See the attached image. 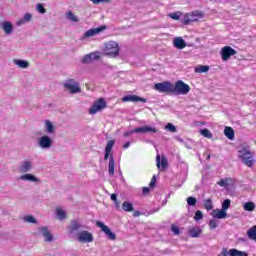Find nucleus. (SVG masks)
Wrapping results in <instances>:
<instances>
[{
	"mask_svg": "<svg viewBox=\"0 0 256 256\" xmlns=\"http://www.w3.org/2000/svg\"><path fill=\"white\" fill-rule=\"evenodd\" d=\"M205 17V13L201 10H196L191 13H188L183 18V25H191V23H197L199 19H203Z\"/></svg>",
	"mask_w": 256,
	"mask_h": 256,
	"instance_id": "obj_1",
	"label": "nucleus"
},
{
	"mask_svg": "<svg viewBox=\"0 0 256 256\" xmlns=\"http://www.w3.org/2000/svg\"><path fill=\"white\" fill-rule=\"evenodd\" d=\"M189 91H191V87L182 80H178L173 85V95H187Z\"/></svg>",
	"mask_w": 256,
	"mask_h": 256,
	"instance_id": "obj_2",
	"label": "nucleus"
},
{
	"mask_svg": "<svg viewBox=\"0 0 256 256\" xmlns=\"http://www.w3.org/2000/svg\"><path fill=\"white\" fill-rule=\"evenodd\" d=\"M155 91L158 93H165L166 95H173V83L169 81L159 82L154 84Z\"/></svg>",
	"mask_w": 256,
	"mask_h": 256,
	"instance_id": "obj_3",
	"label": "nucleus"
},
{
	"mask_svg": "<svg viewBox=\"0 0 256 256\" xmlns=\"http://www.w3.org/2000/svg\"><path fill=\"white\" fill-rule=\"evenodd\" d=\"M104 55L108 57H117L119 55V44L115 41H110L105 44Z\"/></svg>",
	"mask_w": 256,
	"mask_h": 256,
	"instance_id": "obj_4",
	"label": "nucleus"
},
{
	"mask_svg": "<svg viewBox=\"0 0 256 256\" xmlns=\"http://www.w3.org/2000/svg\"><path fill=\"white\" fill-rule=\"evenodd\" d=\"M65 89L70 93V95L81 93V86L79 85V82L75 81L73 78L66 80Z\"/></svg>",
	"mask_w": 256,
	"mask_h": 256,
	"instance_id": "obj_5",
	"label": "nucleus"
},
{
	"mask_svg": "<svg viewBox=\"0 0 256 256\" xmlns=\"http://www.w3.org/2000/svg\"><path fill=\"white\" fill-rule=\"evenodd\" d=\"M103 109H107V102L105 99L99 98L92 104L89 113L90 115H95L99 113V111H103Z\"/></svg>",
	"mask_w": 256,
	"mask_h": 256,
	"instance_id": "obj_6",
	"label": "nucleus"
},
{
	"mask_svg": "<svg viewBox=\"0 0 256 256\" xmlns=\"http://www.w3.org/2000/svg\"><path fill=\"white\" fill-rule=\"evenodd\" d=\"M240 159L247 167H253V155L247 148H243L239 151Z\"/></svg>",
	"mask_w": 256,
	"mask_h": 256,
	"instance_id": "obj_7",
	"label": "nucleus"
},
{
	"mask_svg": "<svg viewBox=\"0 0 256 256\" xmlns=\"http://www.w3.org/2000/svg\"><path fill=\"white\" fill-rule=\"evenodd\" d=\"M220 54H221L222 61H229V59H231L233 55H237V51L233 49L231 46H224L221 49Z\"/></svg>",
	"mask_w": 256,
	"mask_h": 256,
	"instance_id": "obj_8",
	"label": "nucleus"
},
{
	"mask_svg": "<svg viewBox=\"0 0 256 256\" xmlns=\"http://www.w3.org/2000/svg\"><path fill=\"white\" fill-rule=\"evenodd\" d=\"M96 225L101 229V231H103V233H105L110 241H115V239H117V235H115V233H113L111 229L107 225H105V223L97 221Z\"/></svg>",
	"mask_w": 256,
	"mask_h": 256,
	"instance_id": "obj_9",
	"label": "nucleus"
},
{
	"mask_svg": "<svg viewBox=\"0 0 256 256\" xmlns=\"http://www.w3.org/2000/svg\"><path fill=\"white\" fill-rule=\"evenodd\" d=\"M77 240L80 243H93V234L87 230H83L77 234Z\"/></svg>",
	"mask_w": 256,
	"mask_h": 256,
	"instance_id": "obj_10",
	"label": "nucleus"
},
{
	"mask_svg": "<svg viewBox=\"0 0 256 256\" xmlns=\"http://www.w3.org/2000/svg\"><path fill=\"white\" fill-rule=\"evenodd\" d=\"M38 145L41 149H51L53 147V139L48 135L41 136L38 139Z\"/></svg>",
	"mask_w": 256,
	"mask_h": 256,
	"instance_id": "obj_11",
	"label": "nucleus"
},
{
	"mask_svg": "<svg viewBox=\"0 0 256 256\" xmlns=\"http://www.w3.org/2000/svg\"><path fill=\"white\" fill-rule=\"evenodd\" d=\"M107 30L106 25L99 26L97 28L89 29L83 35L84 39H89V37H95V35H99V33H103V31Z\"/></svg>",
	"mask_w": 256,
	"mask_h": 256,
	"instance_id": "obj_12",
	"label": "nucleus"
},
{
	"mask_svg": "<svg viewBox=\"0 0 256 256\" xmlns=\"http://www.w3.org/2000/svg\"><path fill=\"white\" fill-rule=\"evenodd\" d=\"M147 103V99L141 98L137 95H126L122 98V103Z\"/></svg>",
	"mask_w": 256,
	"mask_h": 256,
	"instance_id": "obj_13",
	"label": "nucleus"
},
{
	"mask_svg": "<svg viewBox=\"0 0 256 256\" xmlns=\"http://www.w3.org/2000/svg\"><path fill=\"white\" fill-rule=\"evenodd\" d=\"M20 181H29V183H41V179L31 173H25L19 177Z\"/></svg>",
	"mask_w": 256,
	"mask_h": 256,
	"instance_id": "obj_14",
	"label": "nucleus"
},
{
	"mask_svg": "<svg viewBox=\"0 0 256 256\" xmlns=\"http://www.w3.org/2000/svg\"><path fill=\"white\" fill-rule=\"evenodd\" d=\"M33 169V163L29 160H24L20 163L19 171L20 173H29Z\"/></svg>",
	"mask_w": 256,
	"mask_h": 256,
	"instance_id": "obj_15",
	"label": "nucleus"
},
{
	"mask_svg": "<svg viewBox=\"0 0 256 256\" xmlns=\"http://www.w3.org/2000/svg\"><path fill=\"white\" fill-rule=\"evenodd\" d=\"M101 57L99 52H92L83 57L82 63H93V61H97Z\"/></svg>",
	"mask_w": 256,
	"mask_h": 256,
	"instance_id": "obj_16",
	"label": "nucleus"
},
{
	"mask_svg": "<svg viewBox=\"0 0 256 256\" xmlns=\"http://www.w3.org/2000/svg\"><path fill=\"white\" fill-rule=\"evenodd\" d=\"M39 232L41 233L42 237H44L47 243H51V241H53V234H51V231H49V228L40 227Z\"/></svg>",
	"mask_w": 256,
	"mask_h": 256,
	"instance_id": "obj_17",
	"label": "nucleus"
},
{
	"mask_svg": "<svg viewBox=\"0 0 256 256\" xmlns=\"http://www.w3.org/2000/svg\"><path fill=\"white\" fill-rule=\"evenodd\" d=\"M156 165L158 167V169H167V167L169 166L168 162H167V158L165 156H162L161 158V155L157 154L156 156Z\"/></svg>",
	"mask_w": 256,
	"mask_h": 256,
	"instance_id": "obj_18",
	"label": "nucleus"
},
{
	"mask_svg": "<svg viewBox=\"0 0 256 256\" xmlns=\"http://www.w3.org/2000/svg\"><path fill=\"white\" fill-rule=\"evenodd\" d=\"M201 233H203V230L199 226L191 227L188 230V234L192 239H198V237H201Z\"/></svg>",
	"mask_w": 256,
	"mask_h": 256,
	"instance_id": "obj_19",
	"label": "nucleus"
},
{
	"mask_svg": "<svg viewBox=\"0 0 256 256\" xmlns=\"http://www.w3.org/2000/svg\"><path fill=\"white\" fill-rule=\"evenodd\" d=\"M0 27L3 29L5 35H11V33H13V24L9 21L1 22Z\"/></svg>",
	"mask_w": 256,
	"mask_h": 256,
	"instance_id": "obj_20",
	"label": "nucleus"
},
{
	"mask_svg": "<svg viewBox=\"0 0 256 256\" xmlns=\"http://www.w3.org/2000/svg\"><path fill=\"white\" fill-rule=\"evenodd\" d=\"M135 133H157V128L151 126H143L134 129Z\"/></svg>",
	"mask_w": 256,
	"mask_h": 256,
	"instance_id": "obj_21",
	"label": "nucleus"
},
{
	"mask_svg": "<svg viewBox=\"0 0 256 256\" xmlns=\"http://www.w3.org/2000/svg\"><path fill=\"white\" fill-rule=\"evenodd\" d=\"M212 217H214V219H227V212L223 209L213 210Z\"/></svg>",
	"mask_w": 256,
	"mask_h": 256,
	"instance_id": "obj_22",
	"label": "nucleus"
},
{
	"mask_svg": "<svg viewBox=\"0 0 256 256\" xmlns=\"http://www.w3.org/2000/svg\"><path fill=\"white\" fill-rule=\"evenodd\" d=\"M173 45L174 47H176V49H185V47H187V43L181 37L175 38L173 41Z\"/></svg>",
	"mask_w": 256,
	"mask_h": 256,
	"instance_id": "obj_23",
	"label": "nucleus"
},
{
	"mask_svg": "<svg viewBox=\"0 0 256 256\" xmlns=\"http://www.w3.org/2000/svg\"><path fill=\"white\" fill-rule=\"evenodd\" d=\"M32 17H33V15H31L30 13H26L23 18L19 19L16 22V25L18 27H21V25H25V23H29V21H31Z\"/></svg>",
	"mask_w": 256,
	"mask_h": 256,
	"instance_id": "obj_24",
	"label": "nucleus"
},
{
	"mask_svg": "<svg viewBox=\"0 0 256 256\" xmlns=\"http://www.w3.org/2000/svg\"><path fill=\"white\" fill-rule=\"evenodd\" d=\"M108 173L111 176L115 175V159L113 158V155L109 158Z\"/></svg>",
	"mask_w": 256,
	"mask_h": 256,
	"instance_id": "obj_25",
	"label": "nucleus"
},
{
	"mask_svg": "<svg viewBox=\"0 0 256 256\" xmlns=\"http://www.w3.org/2000/svg\"><path fill=\"white\" fill-rule=\"evenodd\" d=\"M13 63L20 67V69H27L29 67L27 60L14 59Z\"/></svg>",
	"mask_w": 256,
	"mask_h": 256,
	"instance_id": "obj_26",
	"label": "nucleus"
},
{
	"mask_svg": "<svg viewBox=\"0 0 256 256\" xmlns=\"http://www.w3.org/2000/svg\"><path fill=\"white\" fill-rule=\"evenodd\" d=\"M45 129L49 135L55 133V126L53 125V122L49 120H45Z\"/></svg>",
	"mask_w": 256,
	"mask_h": 256,
	"instance_id": "obj_27",
	"label": "nucleus"
},
{
	"mask_svg": "<svg viewBox=\"0 0 256 256\" xmlns=\"http://www.w3.org/2000/svg\"><path fill=\"white\" fill-rule=\"evenodd\" d=\"M224 135L227 137V139L233 140L235 139V130H233L231 127H226L224 129Z\"/></svg>",
	"mask_w": 256,
	"mask_h": 256,
	"instance_id": "obj_28",
	"label": "nucleus"
},
{
	"mask_svg": "<svg viewBox=\"0 0 256 256\" xmlns=\"http://www.w3.org/2000/svg\"><path fill=\"white\" fill-rule=\"evenodd\" d=\"M122 209L126 213H131V211L135 210V208H133V204L131 202H127V201L122 203Z\"/></svg>",
	"mask_w": 256,
	"mask_h": 256,
	"instance_id": "obj_29",
	"label": "nucleus"
},
{
	"mask_svg": "<svg viewBox=\"0 0 256 256\" xmlns=\"http://www.w3.org/2000/svg\"><path fill=\"white\" fill-rule=\"evenodd\" d=\"M247 236L251 241L256 242V225L252 226L248 231H247Z\"/></svg>",
	"mask_w": 256,
	"mask_h": 256,
	"instance_id": "obj_30",
	"label": "nucleus"
},
{
	"mask_svg": "<svg viewBox=\"0 0 256 256\" xmlns=\"http://www.w3.org/2000/svg\"><path fill=\"white\" fill-rule=\"evenodd\" d=\"M66 17H67L68 21H71L72 23H79V17H77V15H75L71 11H68L66 13Z\"/></svg>",
	"mask_w": 256,
	"mask_h": 256,
	"instance_id": "obj_31",
	"label": "nucleus"
},
{
	"mask_svg": "<svg viewBox=\"0 0 256 256\" xmlns=\"http://www.w3.org/2000/svg\"><path fill=\"white\" fill-rule=\"evenodd\" d=\"M229 255L230 256H249V254H247V252L239 251L235 248L229 250Z\"/></svg>",
	"mask_w": 256,
	"mask_h": 256,
	"instance_id": "obj_32",
	"label": "nucleus"
},
{
	"mask_svg": "<svg viewBox=\"0 0 256 256\" xmlns=\"http://www.w3.org/2000/svg\"><path fill=\"white\" fill-rule=\"evenodd\" d=\"M203 207L206 211H211L213 209V200L211 198L205 199L203 202Z\"/></svg>",
	"mask_w": 256,
	"mask_h": 256,
	"instance_id": "obj_33",
	"label": "nucleus"
},
{
	"mask_svg": "<svg viewBox=\"0 0 256 256\" xmlns=\"http://www.w3.org/2000/svg\"><path fill=\"white\" fill-rule=\"evenodd\" d=\"M200 134H202L203 137H206V139H213V134L207 128L200 130Z\"/></svg>",
	"mask_w": 256,
	"mask_h": 256,
	"instance_id": "obj_34",
	"label": "nucleus"
},
{
	"mask_svg": "<svg viewBox=\"0 0 256 256\" xmlns=\"http://www.w3.org/2000/svg\"><path fill=\"white\" fill-rule=\"evenodd\" d=\"M23 220L25 223H33L34 225H37V219H35L33 215L24 216Z\"/></svg>",
	"mask_w": 256,
	"mask_h": 256,
	"instance_id": "obj_35",
	"label": "nucleus"
},
{
	"mask_svg": "<svg viewBox=\"0 0 256 256\" xmlns=\"http://www.w3.org/2000/svg\"><path fill=\"white\" fill-rule=\"evenodd\" d=\"M209 66L199 65L195 68V73H207Z\"/></svg>",
	"mask_w": 256,
	"mask_h": 256,
	"instance_id": "obj_36",
	"label": "nucleus"
},
{
	"mask_svg": "<svg viewBox=\"0 0 256 256\" xmlns=\"http://www.w3.org/2000/svg\"><path fill=\"white\" fill-rule=\"evenodd\" d=\"M243 207L245 211H255V203L253 202H246Z\"/></svg>",
	"mask_w": 256,
	"mask_h": 256,
	"instance_id": "obj_37",
	"label": "nucleus"
},
{
	"mask_svg": "<svg viewBox=\"0 0 256 256\" xmlns=\"http://www.w3.org/2000/svg\"><path fill=\"white\" fill-rule=\"evenodd\" d=\"M56 217L60 219V221H63L65 219V212L61 208H56Z\"/></svg>",
	"mask_w": 256,
	"mask_h": 256,
	"instance_id": "obj_38",
	"label": "nucleus"
},
{
	"mask_svg": "<svg viewBox=\"0 0 256 256\" xmlns=\"http://www.w3.org/2000/svg\"><path fill=\"white\" fill-rule=\"evenodd\" d=\"M36 10L38 11V13H41V15H45V13H47L45 6H43V4L41 3L36 4Z\"/></svg>",
	"mask_w": 256,
	"mask_h": 256,
	"instance_id": "obj_39",
	"label": "nucleus"
},
{
	"mask_svg": "<svg viewBox=\"0 0 256 256\" xmlns=\"http://www.w3.org/2000/svg\"><path fill=\"white\" fill-rule=\"evenodd\" d=\"M187 204L190 205V207H195V205H197V198L191 196L188 197Z\"/></svg>",
	"mask_w": 256,
	"mask_h": 256,
	"instance_id": "obj_40",
	"label": "nucleus"
},
{
	"mask_svg": "<svg viewBox=\"0 0 256 256\" xmlns=\"http://www.w3.org/2000/svg\"><path fill=\"white\" fill-rule=\"evenodd\" d=\"M229 207H231V200L229 199L224 200L222 203V210L227 212V209H229Z\"/></svg>",
	"mask_w": 256,
	"mask_h": 256,
	"instance_id": "obj_41",
	"label": "nucleus"
},
{
	"mask_svg": "<svg viewBox=\"0 0 256 256\" xmlns=\"http://www.w3.org/2000/svg\"><path fill=\"white\" fill-rule=\"evenodd\" d=\"M113 145H115V140H110L107 142L105 151L111 153V150L113 149Z\"/></svg>",
	"mask_w": 256,
	"mask_h": 256,
	"instance_id": "obj_42",
	"label": "nucleus"
},
{
	"mask_svg": "<svg viewBox=\"0 0 256 256\" xmlns=\"http://www.w3.org/2000/svg\"><path fill=\"white\" fill-rule=\"evenodd\" d=\"M165 129H167V131H170V133H175L177 131V128L175 127V125L168 123L165 126Z\"/></svg>",
	"mask_w": 256,
	"mask_h": 256,
	"instance_id": "obj_43",
	"label": "nucleus"
},
{
	"mask_svg": "<svg viewBox=\"0 0 256 256\" xmlns=\"http://www.w3.org/2000/svg\"><path fill=\"white\" fill-rule=\"evenodd\" d=\"M203 219V212L201 210H197L194 216L195 221H201Z\"/></svg>",
	"mask_w": 256,
	"mask_h": 256,
	"instance_id": "obj_44",
	"label": "nucleus"
},
{
	"mask_svg": "<svg viewBox=\"0 0 256 256\" xmlns=\"http://www.w3.org/2000/svg\"><path fill=\"white\" fill-rule=\"evenodd\" d=\"M82 225H81V223H79V222H77V221H74L73 223H72V229H73V231H79V229H82Z\"/></svg>",
	"mask_w": 256,
	"mask_h": 256,
	"instance_id": "obj_45",
	"label": "nucleus"
},
{
	"mask_svg": "<svg viewBox=\"0 0 256 256\" xmlns=\"http://www.w3.org/2000/svg\"><path fill=\"white\" fill-rule=\"evenodd\" d=\"M218 225H219V222H217V220L215 219H212L209 222L210 229H217Z\"/></svg>",
	"mask_w": 256,
	"mask_h": 256,
	"instance_id": "obj_46",
	"label": "nucleus"
},
{
	"mask_svg": "<svg viewBox=\"0 0 256 256\" xmlns=\"http://www.w3.org/2000/svg\"><path fill=\"white\" fill-rule=\"evenodd\" d=\"M218 185L220 187H228L229 185V178L228 179H221L219 182H218Z\"/></svg>",
	"mask_w": 256,
	"mask_h": 256,
	"instance_id": "obj_47",
	"label": "nucleus"
},
{
	"mask_svg": "<svg viewBox=\"0 0 256 256\" xmlns=\"http://www.w3.org/2000/svg\"><path fill=\"white\" fill-rule=\"evenodd\" d=\"M156 183H157V176L154 175V176H152V178H151L149 187H150L151 189H153V187H155Z\"/></svg>",
	"mask_w": 256,
	"mask_h": 256,
	"instance_id": "obj_48",
	"label": "nucleus"
},
{
	"mask_svg": "<svg viewBox=\"0 0 256 256\" xmlns=\"http://www.w3.org/2000/svg\"><path fill=\"white\" fill-rule=\"evenodd\" d=\"M171 230L173 231L174 235H179V233H181V229L175 225H172Z\"/></svg>",
	"mask_w": 256,
	"mask_h": 256,
	"instance_id": "obj_49",
	"label": "nucleus"
},
{
	"mask_svg": "<svg viewBox=\"0 0 256 256\" xmlns=\"http://www.w3.org/2000/svg\"><path fill=\"white\" fill-rule=\"evenodd\" d=\"M94 5H99V3H110L111 0H90Z\"/></svg>",
	"mask_w": 256,
	"mask_h": 256,
	"instance_id": "obj_50",
	"label": "nucleus"
},
{
	"mask_svg": "<svg viewBox=\"0 0 256 256\" xmlns=\"http://www.w3.org/2000/svg\"><path fill=\"white\" fill-rule=\"evenodd\" d=\"M169 18L173 19L174 21H179L180 16L178 13H172V14H169Z\"/></svg>",
	"mask_w": 256,
	"mask_h": 256,
	"instance_id": "obj_51",
	"label": "nucleus"
},
{
	"mask_svg": "<svg viewBox=\"0 0 256 256\" xmlns=\"http://www.w3.org/2000/svg\"><path fill=\"white\" fill-rule=\"evenodd\" d=\"M151 189H149V187H143L142 188V193L143 195H148V193H150Z\"/></svg>",
	"mask_w": 256,
	"mask_h": 256,
	"instance_id": "obj_52",
	"label": "nucleus"
},
{
	"mask_svg": "<svg viewBox=\"0 0 256 256\" xmlns=\"http://www.w3.org/2000/svg\"><path fill=\"white\" fill-rule=\"evenodd\" d=\"M134 131H135V129L125 132L124 137H129V136L133 135V133H135Z\"/></svg>",
	"mask_w": 256,
	"mask_h": 256,
	"instance_id": "obj_53",
	"label": "nucleus"
},
{
	"mask_svg": "<svg viewBox=\"0 0 256 256\" xmlns=\"http://www.w3.org/2000/svg\"><path fill=\"white\" fill-rule=\"evenodd\" d=\"M111 154V152H107L105 150V155H104V161H107V159H109V155Z\"/></svg>",
	"mask_w": 256,
	"mask_h": 256,
	"instance_id": "obj_54",
	"label": "nucleus"
},
{
	"mask_svg": "<svg viewBox=\"0 0 256 256\" xmlns=\"http://www.w3.org/2000/svg\"><path fill=\"white\" fill-rule=\"evenodd\" d=\"M130 146H131V143H130V142H126V143L123 145V149H129Z\"/></svg>",
	"mask_w": 256,
	"mask_h": 256,
	"instance_id": "obj_55",
	"label": "nucleus"
},
{
	"mask_svg": "<svg viewBox=\"0 0 256 256\" xmlns=\"http://www.w3.org/2000/svg\"><path fill=\"white\" fill-rule=\"evenodd\" d=\"M110 198L114 202L117 201V194H111Z\"/></svg>",
	"mask_w": 256,
	"mask_h": 256,
	"instance_id": "obj_56",
	"label": "nucleus"
},
{
	"mask_svg": "<svg viewBox=\"0 0 256 256\" xmlns=\"http://www.w3.org/2000/svg\"><path fill=\"white\" fill-rule=\"evenodd\" d=\"M139 215H141V212H139V211L133 212V217H139Z\"/></svg>",
	"mask_w": 256,
	"mask_h": 256,
	"instance_id": "obj_57",
	"label": "nucleus"
},
{
	"mask_svg": "<svg viewBox=\"0 0 256 256\" xmlns=\"http://www.w3.org/2000/svg\"><path fill=\"white\" fill-rule=\"evenodd\" d=\"M114 203H115V205H116L117 209H119V207H121V204L119 203V201H118V200L114 201Z\"/></svg>",
	"mask_w": 256,
	"mask_h": 256,
	"instance_id": "obj_58",
	"label": "nucleus"
},
{
	"mask_svg": "<svg viewBox=\"0 0 256 256\" xmlns=\"http://www.w3.org/2000/svg\"><path fill=\"white\" fill-rule=\"evenodd\" d=\"M206 159H207V161H209V159H211V155L208 154Z\"/></svg>",
	"mask_w": 256,
	"mask_h": 256,
	"instance_id": "obj_59",
	"label": "nucleus"
}]
</instances>
